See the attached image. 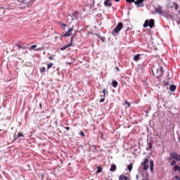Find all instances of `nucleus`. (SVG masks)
I'll use <instances>...</instances> for the list:
<instances>
[{
    "label": "nucleus",
    "mask_w": 180,
    "mask_h": 180,
    "mask_svg": "<svg viewBox=\"0 0 180 180\" xmlns=\"http://www.w3.org/2000/svg\"><path fill=\"white\" fill-rule=\"evenodd\" d=\"M175 89H176V85H174V84L170 85L169 90L171 91V92H174Z\"/></svg>",
    "instance_id": "obj_11"
},
{
    "label": "nucleus",
    "mask_w": 180,
    "mask_h": 180,
    "mask_svg": "<svg viewBox=\"0 0 180 180\" xmlns=\"http://www.w3.org/2000/svg\"><path fill=\"white\" fill-rule=\"evenodd\" d=\"M111 171V172H115V171H116V166L115 165H111V168L110 169Z\"/></svg>",
    "instance_id": "obj_14"
},
{
    "label": "nucleus",
    "mask_w": 180,
    "mask_h": 180,
    "mask_svg": "<svg viewBox=\"0 0 180 180\" xmlns=\"http://www.w3.org/2000/svg\"><path fill=\"white\" fill-rule=\"evenodd\" d=\"M66 130H70V127H66Z\"/></svg>",
    "instance_id": "obj_36"
},
{
    "label": "nucleus",
    "mask_w": 180,
    "mask_h": 180,
    "mask_svg": "<svg viewBox=\"0 0 180 180\" xmlns=\"http://www.w3.org/2000/svg\"><path fill=\"white\" fill-rule=\"evenodd\" d=\"M170 157L173 160H176V161H180V155H178L176 153H171Z\"/></svg>",
    "instance_id": "obj_4"
},
{
    "label": "nucleus",
    "mask_w": 180,
    "mask_h": 180,
    "mask_svg": "<svg viewBox=\"0 0 180 180\" xmlns=\"http://www.w3.org/2000/svg\"><path fill=\"white\" fill-rule=\"evenodd\" d=\"M173 8H174V9H178V4H176V3H174L173 4Z\"/></svg>",
    "instance_id": "obj_23"
},
{
    "label": "nucleus",
    "mask_w": 180,
    "mask_h": 180,
    "mask_svg": "<svg viewBox=\"0 0 180 180\" xmlns=\"http://www.w3.org/2000/svg\"><path fill=\"white\" fill-rule=\"evenodd\" d=\"M135 0H126L127 2H129V3H131V2H134Z\"/></svg>",
    "instance_id": "obj_30"
},
{
    "label": "nucleus",
    "mask_w": 180,
    "mask_h": 180,
    "mask_svg": "<svg viewBox=\"0 0 180 180\" xmlns=\"http://www.w3.org/2000/svg\"><path fill=\"white\" fill-rule=\"evenodd\" d=\"M150 171H154V162L153 160L150 161Z\"/></svg>",
    "instance_id": "obj_12"
},
{
    "label": "nucleus",
    "mask_w": 180,
    "mask_h": 180,
    "mask_svg": "<svg viewBox=\"0 0 180 180\" xmlns=\"http://www.w3.org/2000/svg\"><path fill=\"white\" fill-rule=\"evenodd\" d=\"M134 61H139V60H140V54H137L136 56H135L134 57Z\"/></svg>",
    "instance_id": "obj_15"
},
{
    "label": "nucleus",
    "mask_w": 180,
    "mask_h": 180,
    "mask_svg": "<svg viewBox=\"0 0 180 180\" xmlns=\"http://www.w3.org/2000/svg\"><path fill=\"white\" fill-rule=\"evenodd\" d=\"M73 30H74V29L70 28L63 36L65 37H68L71 36V34H72Z\"/></svg>",
    "instance_id": "obj_6"
},
{
    "label": "nucleus",
    "mask_w": 180,
    "mask_h": 180,
    "mask_svg": "<svg viewBox=\"0 0 180 180\" xmlns=\"http://www.w3.org/2000/svg\"><path fill=\"white\" fill-rule=\"evenodd\" d=\"M73 20H75L74 17H72V15H68V23H72Z\"/></svg>",
    "instance_id": "obj_7"
},
{
    "label": "nucleus",
    "mask_w": 180,
    "mask_h": 180,
    "mask_svg": "<svg viewBox=\"0 0 180 180\" xmlns=\"http://www.w3.org/2000/svg\"><path fill=\"white\" fill-rule=\"evenodd\" d=\"M136 179H139V175H136Z\"/></svg>",
    "instance_id": "obj_37"
},
{
    "label": "nucleus",
    "mask_w": 180,
    "mask_h": 180,
    "mask_svg": "<svg viewBox=\"0 0 180 180\" xmlns=\"http://www.w3.org/2000/svg\"><path fill=\"white\" fill-rule=\"evenodd\" d=\"M174 179L180 180V177L178 176H175L174 177Z\"/></svg>",
    "instance_id": "obj_29"
},
{
    "label": "nucleus",
    "mask_w": 180,
    "mask_h": 180,
    "mask_svg": "<svg viewBox=\"0 0 180 180\" xmlns=\"http://www.w3.org/2000/svg\"><path fill=\"white\" fill-rule=\"evenodd\" d=\"M143 169L145 171H147V169L150 168V166H148V159L144 160V162H143Z\"/></svg>",
    "instance_id": "obj_5"
},
{
    "label": "nucleus",
    "mask_w": 180,
    "mask_h": 180,
    "mask_svg": "<svg viewBox=\"0 0 180 180\" xmlns=\"http://www.w3.org/2000/svg\"><path fill=\"white\" fill-rule=\"evenodd\" d=\"M122 29H123V23L119 22L116 26L115 29L113 30L112 34L115 36L116 34L119 33V32H120Z\"/></svg>",
    "instance_id": "obj_1"
},
{
    "label": "nucleus",
    "mask_w": 180,
    "mask_h": 180,
    "mask_svg": "<svg viewBox=\"0 0 180 180\" xmlns=\"http://www.w3.org/2000/svg\"><path fill=\"white\" fill-rule=\"evenodd\" d=\"M174 171H175L176 172V171H179V172H180V167L179 166H174Z\"/></svg>",
    "instance_id": "obj_17"
},
{
    "label": "nucleus",
    "mask_w": 180,
    "mask_h": 180,
    "mask_svg": "<svg viewBox=\"0 0 180 180\" xmlns=\"http://www.w3.org/2000/svg\"><path fill=\"white\" fill-rule=\"evenodd\" d=\"M157 77H161L162 75V68H160L157 70Z\"/></svg>",
    "instance_id": "obj_8"
},
{
    "label": "nucleus",
    "mask_w": 180,
    "mask_h": 180,
    "mask_svg": "<svg viewBox=\"0 0 180 180\" xmlns=\"http://www.w3.org/2000/svg\"><path fill=\"white\" fill-rule=\"evenodd\" d=\"M37 45H32V46L30 47V50H34V49H37Z\"/></svg>",
    "instance_id": "obj_22"
},
{
    "label": "nucleus",
    "mask_w": 180,
    "mask_h": 180,
    "mask_svg": "<svg viewBox=\"0 0 180 180\" xmlns=\"http://www.w3.org/2000/svg\"><path fill=\"white\" fill-rule=\"evenodd\" d=\"M103 98H105V96H106V90L105 89L103 90Z\"/></svg>",
    "instance_id": "obj_26"
},
{
    "label": "nucleus",
    "mask_w": 180,
    "mask_h": 180,
    "mask_svg": "<svg viewBox=\"0 0 180 180\" xmlns=\"http://www.w3.org/2000/svg\"><path fill=\"white\" fill-rule=\"evenodd\" d=\"M124 105H127V108H130V103L129 101H126Z\"/></svg>",
    "instance_id": "obj_20"
},
{
    "label": "nucleus",
    "mask_w": 180,
    "mask_h": 180,
    "mask_svg": "<svg viewBox=\"0 0 180 180\" xmlns=\"http://www.w3.org/2000/svg\"><path fill=\"white\" fill-rule=\"evenodd\" d=\"M79 134H80V136H82V137H85V134L84 133V131H81L79 132Z\"/></svg>",
    "instance_id": "obj_25"
},
{
    "label": "nucleus",
    "mask_w": 180,
    "mask_h": 180,
    "mask_svg": "<svg viewBox=\"0 0 180 180\" xmlns=\"http://www.w3.org/2000/svg\"><path fill=\"white\" fill-rule=\"evenodd\" d=\"M41 72H44V71H46V68L42 67V68H41Z\"/></svg>",
    "instance_id": "obj_27"
},
{
    "label": "nucleus",
    "mask_w": 180,
    "mask_h": 180,
    "mask_svg": "<svg viewBox=\"0 0 180 180\" xmlns=\"http://www.w3.org/2000/svg\"><path fill=\"white\" fill-rule=\"evenodd\" d=\"M18 137H23V134H18Z\"/></svg>",
    "instance_id": "obj_33"
},
{
    "label": "nucleus",
    "mask_w": 180,
    "mask_h": 180,
    "mask_svg": "<svg viewBox=\"0 0 180 180\" xmlns=\"http://www.w3.org/2000/svg\"><path fill=\"white\" fill-rule=\"evenodd\" d=\"M115 2H120V0H114Z\"/></svg>",
    "instance_id": "obj_35"
},
{
    "label": "nucleus",
    "mask_w": 180,
    "mask_h": 180,
    "mask_svg": "<svg viewBox=\"0 0 180 180\" xmlns=\"http://www.w3.org/2000/svg\"><path fill=\"white\" fill-rule=\"evenodd\" d=\"M127 177L126 176H120V180H127Z\"/></svg>",
    "instance_id": "obj_19"
},
{
    "label": "nucleus",
    "mask_w": 180,
    "mask_h": 180,
    "mask_svg": "<svg viewBox=\"0 0 180 180\" xmlns=\"http://www.w3.org/2000/svg\"><path fill=\"white\" fill-rule=\"evenodd\" d=\"M70 46H72V42L70 44H68V45L60 48V50L62 51H64V50H66V49H68V47H70Z\"/></svg>",
    "instance_id": "obj_9"
},
{
    "label": "nucleus",
    "mask_w": 180,
    "mask_h": 180,
    "mask_svg": "<svg viewBox=\"0 0 180 180\" xmlns=\"http://www.w3.org/2000/svg\"><path fill=\"white\" fill-rule=\"evenodd\" d=\"M60 26L62 27H65V24H64V23H60Z\"/></svg>",
    "instance_id": "obj_31"
},
{
    "label": "nucleus",
    "mask_w": 180,
    "mask_h": 180,
    "mask_svg": "<svg viewBox=\"0 0 180 180\" xmlns=\"http://www.w3.org/2000/svg\"><path fill=\"white\" fill-rule=\"evenodd\" d=\"M112 86H113L114 88H116V86H117V82L114 81V82H112Z\"/></svg>",
    "instance_id": "obj_21"
},
{
    "label": "nucleus",
    "mask_w": 180,
    "mask_h": 180,
    "mask_svg": "<svg viewBox=\"0 0 180 180\" xmlns=\"http://www.w3.org/2000/svg\"><path fill=\"white\" fill-rule=\"evenodd\" d=\"M51 67H53V63H49L48 65H47V68L48 70H50V68H51Z\"/></svg>",
    "instance_id": "obj_24"
},
{
    "label": "nucleus",
    "mask_w": 180,
    "mask_h": 180,
    "mask_svg": "<svg viewBox=\"0 0 180 180\" xmlns=\"http://www.w3.org/2000/svg\"><path fill=\"white\" fill-rule=\"evenodd\" d=\"M110 0H106L104 3V5H105V6H112V4L110 3Z\"/></svg>",
    "instance_id": "obj_13"
},
{
    "label": "nucleus",
    "mask_w": 180,
    "mask_h": 180,
    "mask_svg": "<svg viewBox=\"0 0 180 180\" xmlns=\"http://www.w3.org/2000/svg\"><path fill=\"white\" fill-rule=\"evenodd\" d=\"M148 26L150 27V29H153V26H154V20H146L145 21V23L143 24V27H148Z\"/></svg>",
    "instance_id": "obj_2"
},
{
    "label": "nucleus",
    "mask_w": 180,
    "mask_h": 180,
    "mask_svg": "<svg viewBox=\"0 0 180 180\" xmlns=\"http://www.w3.org/2000/svg\"><path fill=\"white\" fill-rule=\"evenodd\" d=\"M127 169H129V171H131V169H133V163H130L129 165H128Z\"/></svg>",
    "instance_id": "obj_16"
},
{
    "label": "nucleus",
    "mask_w": 180,
    "mask_h": 180,
    "mask_svg": "<svg viewBox=\"0 0 180 180\" xmlns=\"http://www.w3.org/2000/svg\"><path fill=\"white\" fill-rule=\"evenodd\" d=\"M97 172H96V174H101V172H102V167H97Z\"/></svg>",
    "instance_id": "obj_18"
},
{
    "label": "nucleus",
    "mask_w": 180,
    "mask_h": 180,
    "mask_svg": "<svg viewBox=\"0 0 180 180\" xmlns=\"http://www.w3.org/2000/svg\"><path fill=\"white\" fill-rule=\"evenodd\" d=\"M144 0H136L135 1V5L137 6L138 8H141L143 6H144Z\"/></svg>",
    "instance_id": "obj_3"
},
{
    "label": "nucleus",
    "mask_w": 180,
    "mask_h": 180,
    "mask_svg": "<svg viewBox=\"0 0 180 180\" xmlns=\"http://www.w3.org/2000/svg\"><path fill=\"white\" fill-rule=\"evenodd\" d=\"M39 108L41 109V103H39Z\"/></svg>",
    "instance_id": "obj_34"
},
{
    "label": "nucleus",
    "mask_w": 180,
    "mask_h": 180,
    "mask_svg": "<svg viewBox=\"0 0 180 180\" xmlns=\"http://www.w3.org/2000/svg\"><path fill=\"white\" fill-rule=\"evenodd\" d=\"M118 71H119V68H117V69Z\"/></svg>",
    "instance_id": "obj_38"
},
{
    "label": "nucleus",
    "mask_w": 180,
    "mask_h": 180,
    "mask_svg": "<svg viewBox=\"0 0 180 180\" xmlns=\"http://www.w3.org/2000/svg\"><path fill=\"white\" fill-rule=\"evenodd\" d=\"M176 164V162H175V160H173L172 162H171V165H175Z\"/></svg>",
    "instance_id": "obj_28"
},
{
    "label": "nucleus",
    "mask_w": 180,
    "mask_h": 180,
    "mask_svg": "<svg viewBox=\"0 0 180 180\" xmlns=\"http://www.w3.org/2000/svg\"><path fill=\"white\" fill-rule=\"evenodd\" d=\"M72 16L75 20H77L78 19V12H74Z\"/></svg>",
    "instance_id": "obj_10"
},
{
    "label": "nucleus",
    "mask_w": 180,
    "mask_h": 180,
    "mask_svg": "<svg viewBox=\"0 0 180 180\" xmlns=\"http://www.w3.org/2000/svg\"><path fill=\"white\" fill-rule=\"evenodd\" d=\"M100 102H101V103L105 102V98H101V99L100 100Z\"/></svg>",
    "instance_id": "obj_32"
}]
</instances>
